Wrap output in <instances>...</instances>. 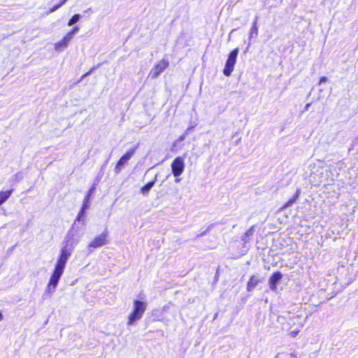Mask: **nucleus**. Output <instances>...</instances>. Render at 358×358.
<instances>
[{
  "mask_svg": "<svg viewBox=\"0 0 358 358\" xmlns=\"http://www.w3.org/2000/svg\"><path fill=\"white\" fill-rule=\"evenodd\" d=\"M146 308L147 303L138 300H134L132 312L128 317L127 324L133 325L136 321L140 320Z\"/></svg>",
  "mask_w": 358,
  "mask_h": 358,
  "instance_id": "obj_1",
  "label": "nucleus"
},
{
  "mask_svg": "<svg viewBox=\"0 0 358 358\" xmlns=\"http://www.w3.org/2000/svg\"><path fill=\"white\" fill-rule=\"evenodd\" d=\"M80 238L81 236L77 233L74 229V227L73 226L69 229L65 237L64 245L63 247L73 251L75 247L80 242Z\"/></svg>",
  "mask_w": 358,
  "mask_h": 358,
  "instance_id": "obj_2",
  "label": "nucleus"
},
{
  "mask_svg": "<svg viewBox=\"0 0 358 358\" xmlns=\"http://www.w3.org/2000/svg\"><path fill=\"white\" fill-rule=\"evenodd\" d=\"M64 271V270L62 268L56 266L55 267L54 271L52 273L49 282L46 287V292L48 293L52 294L55 292Z\"/></svg>",
  "mask_w": 358,
  "mask_h": 358,
  "instance_id": "obj_3",
  "label": "nucleus"
},
{
  "mask_svg": "<svg viewBox=\"0 0 358 358\" xmlns=\"http://www.w3.org/2000/svg\"><path fill=\"white\" fill-rule=\"evenodd\" d=\"M238 52L239 49L237 48L232 50L229 55V57L227 58L223 70V73L224 76H229L233 72L234 69V66L236 63V59L238 57Z\"/></svg>",
  "mask_w": 358,
  "mask_h": 358,
  "instance_id": "obj_4",
  "label": "nucleus"
},
{
  "mask_svg": "<svg viewBox=\"0 0 358 358\" xmlns=\"http://www.w3.org/2000/svg\"><path fill=\"white\" fill-rule=\"evenodd\" d=\"M169 62L167 59H162L158 62L150 70L148 77L156 79L169 66Z\"/></svg>",
  "mask_w": 358,
  "mask_h": 358,
  "instance_id": "obj_5",
  "label": "nucleus"
},
{
  "mask_svg": "<svg viewBox=\"0 0 358 358\" xmlns=\"http://www.w3.org/2000/svg\"><path fill=\"white\" fill-rule=\"evenodd\" d=\"M73 251L67 249L66 248L62 247L60 250V254L57 259L56 267L64 270L67 261L71 257Z\"/></svg>",
  "mask_w": 358,
  "mask_h": 358,
  "instance_id": "obj_6",
  "label": "nucleus"
},
{
  "mask_svg": "<svg viewBox=\"0 0 358 358\" xmlns=\"http://www.w3.org/2000/svg\"><path fill=\"white\" fill-rule=\"evenodd\" d=\"M185 161L182 157H176L171 164V170L175 177H179L184 171Z\"/></svg>",
  "mask_w": 358,
  "mask_h": 358,
  "instance_id": "obj_7",
  "label": "nucleus"
},
{
  "mask_svg": "<svg viewBox=\"0 0 358 358\" xmlns=\"http://www.w3.org/2000/svg\"><path fill=\"white\" fill-rule=\"evenodd\" d=\"M108 243V241L107 240V232L105 231L96 236L91 242H90L87 248L91 252V248H99L106 245Z\"/></svg>",
  "mask_w": 358,
  "mask_h": 358,
  "instance_id": "obj_8",
  "label": "nucleus"
},
{
  "mask_svg": "<svg viewBox=\"0 0 358 358\" xmlns=\"http://www.w3.org/2000/svg\"><path fill=\"white\" fill-rule=\"evenodd\" d=\"M135 148H131L126 152L124 155H123L120 160L117 162L115 167V172L116 173H120L123 166L127 164L128 161L131 158L133 155L134 154Z\"/></svg>",
  "mask_w": 358,
  "mask_h": 358,
  "instance_id": "obj_9",
  "label": "nucleus"
},
{
  "mask_svg": "<svg viewBox=\"0 0 358 358\" xmlns=\"http://www.w3.org/2000/svg\"><path fill=\"white\" fill-rule=\"evenodd\" d=\"M71 41L69 36H65L61 41L54 44L55 50L57 52H62L68 47Z\"/></svg>",
  "mask_w": 358,
  "mask_h": 358,
  "instance_id": "obj_10",
  "label": "nucleus"
},
{
  "mask_svg": "<svg viewBox=\"0 0 358 358\" xmlns=\"http://www.w3.org/2000/svg\"><path fill=\"white\" fill-rule=\"evenodd\" d=\"M282 278V274L280 271L275 272L269 278V287L271 289L275 290L278 283Z\"/></svg>",
  "mask_w": 358,
  "mask_h": 358,
  "instance_id": "obj_11",
  "label": "nucleus"
},
{
  "mask_svg": "<svg viewBox=\"0 0 358 358\" xmlns=\"http://www.w3.org/2000/svg\"><path fill=\"white\" fill-rule=\"evenodd\" d=\"M259 280L257 276H252L247 285L248 291H252L259 283Z\"/></svg>",
  "mask_w": 358,
  "mask_h": 358,
  "instance_id": "obj_12",
  "label": "nucleus"
},
{
  "mask_svg": "<svg viewBox=\"0 0 358 358\" xmlns=\"http://www.w3.org/2000/svg\"><path fill=\"white\" fill-rule=\"evenodd\" d=\"M299 194H300V189H297L296 190V192L295 194V195L293 196V198H292L291 199H289V201H287L285 204L284 206L281 208V210H285L287 208L291 206L294 203H295V201H296V199L299 198Z\"/></svg>",
  "mask_w": 358,
  "mask_h": 358,
  "instance_id": "obj_13",
  "label": "nucleus"
},
{
  "mask_svg": "<svg viewBox=\"0 0 358 358\" xmlns=\"http://www.w3.org/2000/svg\"><path fill=\"white\" fill-rule=\"evenodd\" d=\"M258 26L252 24L250 29V37H249V45H250V41L252 38H255L258 36Z\"/></svg>",
  "mask_w": 358,
  "mask_h": 358,
  "instance_id": "obj_14",
  "label": "nucleus"
},
{
  "mask_svg": "<svg viewBox=\"0 0 358 358\" xmlns=\"http://www.w3.org/2000/svg\"><path fill=\"white\" fill-rule=\"evenodd\" d=\"M254 232V227H252L250 229H248L243 236L242 240L244 243H248L250 240V237L252 236Z\"/></svg>",
  "mask_w": 358,
  "mask_h": 358,
  "instance_id": "obj_15",
  "label": "nucleus"
},
{
  "mask_svg": "<svg viewBox=\"0 0 358 358\" xmlns=\"http://www.w3.org/2000/svg\"><path fill=\"white\" fill-rule=\"evenodd\" d=\"M11 193L12 190H7L0 192V206L9 198Z\"/></svg>",
  "mask_w": 358,
  "mask_h": 358,
  "instance_id": "obj_16",
  "label": "nucleus"
},
{
  "mask_svg": "<svg viewBox=\"0 0 358 358\" xmlns=\"http://www.w3.org/2000/svg\"><path fill=\"white\" fill-rule=\"evenodd\" d=\"M155 183V180L151 182H149L145 185H144L141 189V191L142 194H147L150 189L154 186Z\"/></svg>",
  "mask_w": 358,
  "mask_h": 358,
  "instance_id": "obj_17",
  "label": "nucleus"
},
{
  "mask_svg": "<svg viewBox=\"0 0 358 358\" xmlns=\"http://www.w3.org/2000/svg\"><path fill=\"white\" fill-rule=\"evenodd\" d=\"M81 18V15L80 14L74 15L68 22V26H72L76 22H78Z\"/></svg>",
  "mask_w": 358,
  "mask_h": 358,
  "instance_id": "obj_18",
  "label": "nucleus"
},
{
  "mask_svg": "<svg viewBox=\"0 0 358 358\" xmlns=\"http://www.w3.org/2000/svg\"><path fill=\"white\" fill-rule=\"evenodd\" d=\"M79 30L78 27H75L71 31L67 33L65 36H69V39L71 40L75 34H76Z\"/></svg>",
  "mask_w": 358,
  "mask_h": 358,
  "instance_id": "obj_19",
  "label": "nucleus"
},
{
  "mask_svg": "<svg viewBox=\"0 0 358 358\" xmlns=\"http://www.w3.org/2000/svg\"><path fill=\"white\" fill-rule=\"evenodd\" d=\"M89 203H90V194L85 196V200H84V203H83L82 208L85 210L87 209L90 207Z\"/></svg>",
  "mask_w": 358,
  "mask_h": 358,
  "instance_id": "obj_20",
  "label": "nucleus"
},
{
  "mask_svg": "<svg viewBox=\"0 0 358 358\" xmlns=\"http://www.w3.org/2000/svg\"><path fill=\"white\" fill-rule=\"evenodd\" d=\"M85 210V209H84L83 208H81L80 211L79 212V213H78V215L77 216V218H76V221H80L81 220V218L84 215Z\"/></svg>",
  "mask_w": 358,
  "mask_h": 358,
  "instance_id": "obj_21",
  "label": "nucleus"
},
{
  "mask_svg": "<svg viewBox=\"0 0 358 358\" xmlns=\"http://www.w3.org/2000/svg\"><path fill=\"white\" fill-rule=\"evenodd\" d=\"M301 331V329L299 328L297 329H295L294 331H292L289 332V335L292 336V337H295L299 333V331Z\"/></svg>",
  "mask_w": 358,
  "mask_h": 358,
  "instance_id": "obj_22",
  "label": "nucleus"
},
{
  "mask_svg": "<svg viewBox=\"0 0 358 358\" xmlns=\"http://www.w3.org/2000/svg\"><path fill=\"white\" fill-rule=\"evenodd\" d=\"M57 9H59V8H58V6H56V5H55V6H54L53 7H52V8L49 10V11L47 13V14L48 15V14H50V13H53V12L56 11Z\"/></svg>",
  "mask_w": 358,
  "mask_h": 358,
  "instance_id": "obj_23",
  "label": "nucleus"
},
{
  "mask_svg": "<svg viewBox=\"0 0 358 358\" xmlns=\"http://www.w3.org/2000/svg\"><path fill=\"white\" fill-rule=\"evenodd\" d=\"M327 81V78L325 77V76H323L320 79V84L322 83H325Z\"/></svg>",
  "mask_w": 358,
  "mask_h": 358,
  "instance_id": "obj_24",
  "label": "nucleus"
},
{
  "mask_svg": "<svg viewBox=\"0 0 358 358\" xmlns=\"http://www.w3.org/2000/svg\"><path fill=\"white\" fill-rule=\"evenodd\" d=\"M93 70H94V69H91L90 71H88L87 73H86L85 74H84V75L83 76V78H85V77H86V76H89V75L92 72V71H93Z\"/></svg>",
  "mask_w": 358,
  "mask_h": 358,
  "instance_id": "obj_25",
  "label": "nucleus"
},
{
  "mask_svg": "<svg viewBox=\"0 0 358 358\" xmlns=\"http://www.w3.org/2000/svg\"><path fill=\"white\" fill-rule=\"evenodd\" d=\"M185 135L184 134V135H182V136H180L179 137L178 141H184V140H185Z\"/></svg>",
  "mask_w": 358,
  "mask_h": 358,
  "instance_id": "obj_26",
  "label": "nucleus"
},
{
  "mask_svg": "<svg viewBox=\"0 0 358 358\" xmlns=\"http://www.w3.org/2000/svg\"><path fill=\"white\" fill-rule=\"evenodd\" d=\"M258 17L257 16L252 23V24L257 25Z\"/></svg>",
  "mask_w": 358,
  "mask_h": 358,
  "instance_id": "obj_27",
  "label": "nucleus"
},
{
  "mask_svg": "<svg viewBox=\"0 0 358 358\" xmlns=\"http://www.w3.org/2000/svg\"><path fill=\"white\" fill-rule=\"evenodd\" d=\"M258 17L257 16L252 23V24L257 25Z\"/></svg>",
  "mask_w": 358,
  "mask_h": 358,
  "instance_id": "obj_28",
  "label": "nucleus"
},
{
  "mask_svg": "<svg viewBox=\"0 0 358 358\" xmlns=\"http://www.w3.org/2000/svg\"><path fill=\"white\" fill-rule=\"evenodd\" d=\"M310 103H307V104L306 105V106H305V110H308V108H309V107H310Z\"/></svg>",
  "mask_w": 358,
  "mask_h": 358,
  "instance_id": "obj_29",
  "label": "nucleus"
},
{
  "mask_svg": "<svg viewBox=\"0 0 358 358\" xmlns=\"http://www.w3.org/2000/svg\"><path fill=\"white\" fill-rule=\"evenodd\" d=\"M68 0H61L60 3L61 4L64 5Z\"/></svg>",
  "mask_w": 358,
  "mask_h": 358,
  "instance_id": "obj_30",
  "label": "nucleus"
},
{
  "mask_svg": "<svg viewBox=\"0 0 358 358\" xmlns=\"http://www.w3.org/2000/svg\"><path fill=\"white\" fill-rule=\"evenodd\" d=\"M92 192H93V189L92 188V189H90L89 190V192H88V194H90V196H91V194H92Z\"/></svg>",
  "mask_w": 358,
  "mask_h": 358,
  "instance_id": "obj_31",
  "label": "nucleus"
},
{
  "mask_svg": "<svg viewBox=\"0 0 358 358\" xmlns=\"http://www.w3.org/2000/svg\"><path fill=\"white\" fill-rule=\"evenodd\" d=\"M3 315H2V313H0V321L3 320Z\"/></svg>",
  "mask_w": 358,
  "mask_h": 358,
  "instance_id": "obj_32",
  "label": "nucleus"
},
{
  "mask_svg": "<svg viewBox=\"0 0 358 358\" xmlns=\"http://www.w3.org/2000/svg\"><path fill=\"white\" fill-rule=\"evenodd\" d=\"M56 6H58V8H59L62 6H63L62 4H61V3L59 2V3H57Z\"/></svg>",
  "mask_w": 358,
  "mask_h": 358,
  "instance_id": "obj_33",
  "label": "nucleus"
},
{
  "mask_svg": "<svg viewBox=\"0 0 358 358\" xmlns=\"http://www.w3.org/2000/svg\"><path fill=\"white\" fill-rule=\"evenodd\" d=\"M180 179H176V182H180Z\"/></svg>",
  "mask_w": 358,
  "mask_h": 358,
  "instance_id": "obj_34",
  "label": "nucleus"
}]
</instances>
